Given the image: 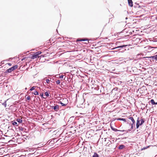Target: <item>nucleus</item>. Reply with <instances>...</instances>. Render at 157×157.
I'll use <instances>...</instances> for the list:
<instances>
[{"label":"nucleus","mask_w":157,"mask_h":157,"mask_svg":"<svg viewBox=\"0 0 157 157\" xmlns=\"http://www.w3.org/2000/svg\"><path fill=\"white\" fill-rule=\"evenodd\" d=\"M26 99L28 100H30V97L29 96H28L27 98H26Z\"/></svg>","instance_id":"nucleus-27"},{"label":"nucleus","mask_w":157,"mask_h":157,"mask_svg":"<svg viewBox=\"0 0 157 157\" xmlns=\"http://www.w3.org/2000/svg\"><path fill=\"white\" fill-rule=\"evenodd\" d=\"M150 102L151 104L152 105H155V102L154 101L153 99H152L151 100Z\"/></svg>","instance_id":"nucleus-14"},{"label":"nucleus","mask_w":157,"mask_h":157,"mask_svg":"<svg viewBox=\"0 0 157 157\" xmlns=\"http://www.w3.org/2000/svg\"><path fill=\"white\" fill-rule=\"evenodd\" d=\"M18 66L17 65H15L7 69L5 72L6 73H9L15 70L18 67Z\"/></svg>","instance_id":"nucleus-2"},{"label":"nucleus","mask_w":157,"mask_h":157,"mask_svg":"<svg viewBox=\"0 0 157 157\" xmlns=\"http://www.w3.org/2000/svg\"><path fill=\"white\" fill-rule=\"evenodd\" d=\"M36 88V86H33L30 90V91H32L35 89Z\"/></svg>","instance_id":"nucleus-22"},{"label":"nucleus","mask_w":157,"mask_h":157,"mask_svg":"<svg viewBox=\"0 0 157 157\" xmlns=\"http://www.w3.org/2000/svg\"><path fill=\"white\" fill-rule=\"evenodd\" d=\"M155 105H157V102H155Z\"/></svg>","instance_id":"nucleus-32"},{"label":"nucleus","mask_w":157,"mask_h":157,"mask_svg":"<svg viewBox=\"0 0 157 157\" xmlns=\"http://www.w3.org/2000/svg\"><path fill=\"white\" fill-rule=\"evenodd\" d=\"M56 84H59L60 83V82L59 80H58L57 81H56Z\"/></svg>","instance_id":"nucleus-25"},{"label":"nucleus","mask_w":157,"mask_h":157,"mask_svg":"<svg viewBox=\"0 0 157 157\" xmlns=\"http://www.w3.org/2000/svg\"><path fill=\"white\" fill-rule=\"evenodd\" d=\"M125 147V146L123 145H119L118 148L120 149H122Z\"/></svg>","instance_id":"nucleus-10"},{"label":"nucleus","mask_w":157,"mask_h":157,"mask_svg":"<svg viewBox=\"0 0 157 157\" xmlns=\"http://www.w3.org/2000/svg\"><path fill=\"white\" fill-rule=\"evenodd\" d=\"M146 58L147 59H150V60L151 61L152 60L153 61H154L155 60L156 61H157V54L153 56L147 57Z\"/></svg>","instance_id":"nucleus-3"},{"label":"nucleus","mask_w":157,"mask_h":157,"mask_svg":"<svg viewBox=\"0 0 157 157\" xmlns=\"http://www.w3.org/2000/svg\"><path fill=\"white\" fill-rule=\"evenodd\" d=\"M63 75H60L59 76V78H63Z\"/></svg>","instance_id":"nucleus-26"},{"label":"nucleus","mask_w":157,"mask_h":157,"mask_svg":"<svg viewBox=\"0 0 157 157\" xmlns=\"http://www.w3.org/2000/svg\"><path fill=\"white\" fill-rule=\"evenodd\" d=\"M2 105L5 106L6 107V101H5L4 103L2 104Z\"/></svg>","instance_id":"nucleus-21"},{"label":"nucleus","mask_w":157,"mask_h":157,"mask_svg":"<svg viewBox=\"0 0 157 157\" xmlns=\"http://www.w3.org/2000/svg\"><path fill=\"white\" fill-rule=\"evenodd\" d=\"M118 43H119V42H117V44H118Z\"/></svg>","instance_id":"nucleus-33"},{"label":"nucleus","mask_w":157,"mask_h":157,"mask_svg":"<svg viewBox=\"0 0 157 157\" xmlns=\"http://www.w3.org/2000/svg\"><path fill=\"white\" fill-rule=\"evenodd\" d=\"M92 157H98V155L95 152Z\"/></svg>","instance_id":"nucleus-16"},{"label":"nucleus","mask_w":157,"mask_h":157,"mask_svg":"<svg viewBox=\"0 0 157 157\" xmlns=\"http://www.w3.org/2000/svg\"><path fill=\"white\" fill-rule=\"evenodd\" d=\"M60 103L62 105V106H66L67 105V104H64L61 101H60Z\"/></svg>","instance_id":"nucleus-18"},{"label":"nucleus","mask_w":157,"mask_h":157,"mask_svg":"<svg viewBox=\"0 0 157 157\" xmlns=\"http://www.w3.org/2000/svg\"><path fill=\"white\" fill-rule=\"evenodd\" d=\"M8 64L10 66H11L12 65V64L10 63H8Z\"/></svg>","instance_id":"nucleus-29"},{"label":"nucleus","mask_w":157,"mask_h":157,"mask_svg":"<svg viewBox=\"0 0 157 157\" xmlns=\"http://www.w3.org/2000/svg\"><path fill=\"white\" fill-rule=\"evenodd\" d=\"M46 82L48 83H49V82H50V80L48 79H46Z\"/></svg>","instance_id":"nucleus-28"},{"label":"nucleus","mask_w":157,"mask_h":157,"mask_svg":"<svg viewBox=\"0 0 157 157\" xmlns=\"http://www.w3.org/2000/svg\"><path fill=\"white\" fill-rule=\"evenodd\" d=\"M33 94L35 95H38L39 93H38V92L37 91H35L33 93Z\"/></svg>","instance_id":"nucleus-24"},{"label":"nucleus","mask_w":157,"mask_h":157,"mask_svg":"<svg viewBox=\"0 0 157 157\" xmlns=\"http://www.w3.org/2000/svg\"><path fill=\"white\" fill-rule=\"evenodd\" d=\"M79 41H87V42H86V44H87L89 43L88 40H86L84 39H83L82 40H79Z\"/></svg>","instance_id":"nucleus-11"},{"label":"nucleus","mask_w":157,"mask_h":157,"mask_svg":"<svg viewBox=\"0 0 157 157\" xmlns=\"http://www.w3.org/2000/svg\"><path fill=\"white\" fill-rule=\"evenodd\" d=\"M118 120L123 121L124 122H126V119L124 118H119L117 119Z\"/></svg>","instance_id":"nucleus-12"},{"label":"nucleus","mask_w":157,"mask_h":157,"mask_svg":"<svg viewBox=\"0 0 157 157\" xmlns=\"http://www.w3.org/2000/svg\"><path fill=\"white\" fill-rule=\"evenodd\" d=\"M127 46V45H126L119 46L115 48H114V49H117V48H125Z\"/></svg>","instance_id":"nucleus-6"},{"label":"nucleus","mask_w":157,"mask_h":157,"mask_svg":"<svg viewBox=\"0 0 157 157\" xmlns=\"http://www.w3.org/2000/svg\"><path fill=\"white\" fill-rule=\"evenodd\" d=\"M128 5L131 7H132L133 6L132 2V0H128Z\"/></svg>","instance_id":"nucleus-7"},{"label":"nucleus","mask_w":157,"mask_h":157,"mask_svg":"<svg viewBox=\"0 0 157 157\" xmlns=\"http://www.w3.org/2000/svg\"><path fill=\"white\" fill-rule=\"evenodd\" d=\"M136 40H140V39H139V38H137V39H136Z\"/></svg>","instance_id":"nucleus-31"},{"label":"nucleus","mask_w":157,"mask_h":157,"mask_svg":"<svg viewBox=\"0 0 157 157\" xmlns=\"http://www.w3.org/2000/svg\"><path fill=\"white\" fill-rule=\"evenodd\" d=\"M25 129H24L23 128H22L21 127V128H19V130L20 131H25L24 130H25Z\"/></svg>","instance_id":"nucleus-19"},{"label":"nucleus","mask_w":157,"mask_h":157,"mask_svg":"<svg viewBox=\"0 0 157 157\" xmlns=\"http://www.w3.org/2000/svg\"><path fill=\"white\" fill-rule=\"evenodd\" d=\"M111 129L113 130V131H114L115 132H117V131H120V130H118V129H117L116 128H113L112 127H111ZM121 131L123 132L124 131H125L124 130H122V131Z\"/></svg>","instance_id":"nucleus-9"},{"label":"nucleus","mask_w":157,"mask_h":157,"mask_svg":"<svg viewBox=\"0 0 157 157\" xmlns=\"http://www.w3.org/2000/svg\"><path fill=\"white\" fill-rule=\"evenodd\" d=\"M52 108L55 111L57 112L59 110V106L58 105H56L54 106H52Z\"/></svg>","instance_id":"nucleus-4"},{"label":"nucleus","mask_w":157,"mask_h":157,"mask_svg":"<svg viewBox=\"0 0 157 157\" xmlns=\"http://www.w3.org/2000/svg\"><path fill=\"white\" fill-rule=\"evenodd\" d=\"M35 53L36 54V55H37V56H38L41 53V52L39 51L38 52H37Z\"/></svg>","instance_id":"nucleus-17"},{"label":"nucleus","mask_w":157,"mask_h":157,"mask_svg":"<svg viewBox=\"0 0 157 157\" xmlns=\"http://www.w3.org/2000/svg\"><path fill=\"white\" fill-rule=\"evenodd\" d=\"M37 57L38 56H37V55H36V53H35L34 54L32 55V56H31V58L32 59H33L35 58H37Z\"/></svg>","instance_id":"nucleus-8"},{"label":"nucleus","mask_w":157,"mask_h":157,"mask_svg":"<svg viewBox=\"0 0 157 157\" xmlns=\"http://www.w3.org/2000/svg\"><path fill=\"white\" fill-rule=\"evenodd\" d=\"M139 118H138L136 122V128L137 129L140 126V121L139 120Z\"/></svg>","instance_id":"nucleus-5"},{"label":"nucleus","mask_w":157,"mask_h":157,"mask_svg":"<svg viewBox=\"0 0 157 157\" xmlns=\"http://www.w3.org/2000/svg\"><path fill=\"white\" fill-rule=\"evenodd\" d=\"M17 121L19 123H21L22 122V120L20 118L17 119Z\"/></svg>","instance_id":"nucleus-13"},{"label":"nucleus","mask_w":157,"mask_h":157,"mask_svg":"<svg viewBox=\"0 0 157 157\" xmlns=\"http://www.w3.org/2000/svg\"><path fill=\"white\" fill-rule=\"evenodd\" d=\"M23 59H22V61L23 60Z\"/></svg>","instance_id":"nucleus-34"},{"label":"nucleus","mask_w":157,"mask_h":157,"mask_svg":"<svg viewBox=\"0 0 157 157\" xmlns=\"http://www.w3.org/2000/svg\"><path fill=\"white\" fill-rule=\"evenodd\" d=\"M12 124L13 125L17 126V123L16 122L14 121L12 123Z\"/></svg>","instance_id":"nucleus-20"},{"label":"nucleus","mask_w":157,"mask_h":157,"mask_svg":"<svg viewBox=\"0 0 157 157\" xmlns=\"http://www.w3.org/2000/svg\"><path fill=\"white\" fill-rule=\"evenodd\" d=\"M128 119L131 120L132 121V124H131V126L130 129H132L133 128V126H135V121L133 118L132 117H130L128 118ZM131 129H128V130L126 131V132H129L131 131Z\"/></svg>","instance_id":"nucleus-1"},{"label":"nucleus","mask_w":157,"mask_h":157,"mask_svg":"<svg viewBox=\"0 0 157 157\" xmlns=\"http://www.w3.org/2000/svg\"><path fill=\"white\" fill-rule=\"evenodd\" d=\"M146 148L145 147H144L142 149V150H144Z\"/></svg>","instance_id":"nucleus-30"},{"label":"nucleus","mask_w":157,"mask_h":157,"mask_svg":"<svg viewBox=\"0 0 157 157\" xmlns=\"http://www.w3.org/2000/svg\"><path fill=\"white\" fill-rule=\"evenodd\" d=\"M43 94H42V95H41V96H43Z\"/></svg>","instance_id":"nucleus-35"},{"label":"nucleus","mask_w":157,"mask_h":157,"mask_svg":"<svg viewBox=\"0 0 157 157\" xmlns=\"http://www.w3.org/2000/svg\"><path fill=\"white\" fill-rule=\"evenodd\" d=\"M45 94L47 97H48L49 96V93L47 92H45Z\"/></svg>","instance_id":"nucleus-23"},{"label":"nucleus","mask_w":157,"mask_h":157,"mask_svg":"<svg viewBox=\"0 0 157 157\" xmlns=\"http://www.w3.org/2000/svg\"><path fill=\"white\" fill-rule=\"evenodd\" d=\"M140 121V125H141L144 122V119H142Z\"/></svg>","instance_id":"nucleus-15"}]
</instances>
